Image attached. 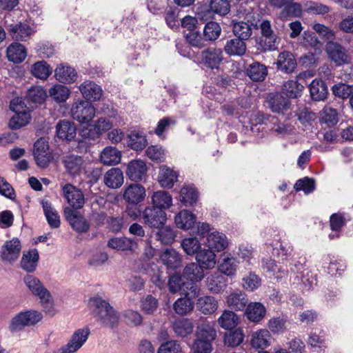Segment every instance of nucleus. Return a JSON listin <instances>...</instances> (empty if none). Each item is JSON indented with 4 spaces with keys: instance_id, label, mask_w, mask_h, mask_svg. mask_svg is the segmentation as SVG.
Here are the masks:
<instances>
[{
    "instance_id": "1",
    "label": "nucleus",
    "mask_w": 353,
    "mask_h": 353,
    "mask_svg": "<svg viewBox=\"0 0 353 353\" xmlns=\"http://www.w3.org/2000/svg\"><path fill=\"white\" fill-rule=\"evenodd\" d=\"M89 305L94 317L102 325L109 327L117 325L119 314L106 300L96 296L89 300Z\"/></svg>"
},
{
    "instance_id": "2",
    "label": "nucleus",
    "mask_w": 353,
    "mask_h": 353,
    "mask_svg": "<svg viewBox=\"0 0 353 353\" xmlns=\"http://www.w3.org/2000/svg\"><path fill=\"white\" fill-rule=\"evenodd\" d=\"M216 336V331L212 323L206 321L200 324L196 332V339L192 345L194 353H210L212 342Z\"/></svg>"
},
{
    "instance_id": "3",
    "label": "nucleus",
    "mask_w": 353,
    "mask_h": 353,
    "mask_svg": "<svg viewBox=\"0 0 353 353\" xmlns=\"http://www.w3.org/2000/svg\"><path fill=\"white\" fill-rule=\"evenodd\" d=\"M261 37L258 43L259 48L263 52L274 51L278 48L280 37L273 30L269 20H263L259 25Z\"/></svg>"
},
{
    "instance_id": "4",
    "label": "nucleus",
    "mask_w": 353,
    "mask_h": 353,
    "mask_svg": "<svg viewBox=\"0 0 353 353\" xmlns=\"http://www.w3.org/2000/svg\"><path fill=\"white\" fill-rule=\"evenodd\" d=\"M42 319V314L36 310H30L21 312L11 319L9 330L12 333L19 332L26 326H31L37 324Z\"/></svg>"
},
{
    "instance_id": "5",
    "label": "nucleus",
    "mask_w": 353,
    "mask_h": 353,
    "mask_svg": "<svg viewBox=\"0 0 353 353\" xmlns=\"http://www.w3.org/2000/svg\"><path fill=\"white\" fill-rule=\"evenodd\" d=\"M23 281L29 291L34 296L39 298L43 306H51L52 304V296L50 292L45 288L42 282L32 274L24 276Z\"/></svg>"
},
{
    "instance_id": "6",
    "label": "nucleus",
    "mask_w": 353,
    "mask_h": 353,
    "mask_svg": "<svg viewBox=\"0 0 353 353\" xmlns=\"http://www.w3.org/2000/svg\"><path fill=\"white\" fill-rule=\"evenodd\" d=\"M70 113L73 119L88 124L95 116V108L90 101L79 100L72 104Z\"/></svg>"
},
{
    "instance_id": "7",
    "label": "nucleus",
    "mask_w": 353,
    "mask_h": 353,
    "mask_svg": "<svg viewBox=\"0 0 353 353\" xmlns=\"http://www.w3.org/2000/svg\"><path fill=\"white\" fill-rule=\"evenodd\" d=\"M325 51L329 59L336 66H341L350 63V56L346 49L335 41H328L325 46Z\"/></svg>"
},
{
    "instance_id": "8",
    "label": "nucleus",
    "mask_w": 353,
    "mask_h": 353,
    "mask_svg": "<svg viewBox=\"0 0 353 353\" xmlns=\"http://www.w3.org/2000/svg\"><path fill=\"white\" fill-rule=\"evenodd\" d=\"M142 218L144 223L150 228H159L167 220V214L163 209L148 206L143 212Z\"/></svg>"
},
{
    "instance_id": "9",
    "label": "nucleus",
    "mask_w": 353,
    "mask_h": 353,
    "mask_svg": "<svg viewBox=\"0 0 353 353\" xmlns=\"http://www.w3.org/2000/svg\"><path fill=\"white\" fill-rule=\"evenodd\" d=\"M90 333L88 327L77 330L72 334L70 341L59 350V353H73L76 352L87 341Z\"/></svg>"
},
{
    "instance_id": "10",
    "label": "nucleus",
    "mask_w": 353,
    "mask_h": 353,
    "mask_svg": "<svg viewBox=\"0 0 353 353\" xmlns=\"http://www.w3.org/2000/svg\"><path fill=\"white\" fill-rule=\"evenodd\" d=\"M63 214L67 221L76 232L82 233L89 230V223L79 212L70 207H66L64 208Z\"/></svg>"
},
{
    "instance_id": "11",
    "label": "nucleus",
    "mask_w": 353,
    "mask_h": 353,
    "mask_svg": "<svg viewBox=\"0 0 353 353\" xmlns=\"http://www.w3.org/2000/svg\"><path fill=\"white\" fill-rule=\"evenodd\" d=\"M267 103L268 108L272 112L278 114H284V112L290 108V101L289 98L284 96L282 92H271L267 97Z\"/></svg>"
},
{
    "instance_id": "12",
    "label": "nucleus",
    "mask_w": 353,
    "mask_h": 353,
    "mask_svg": "<svg viewBox=\"0 0 353 353\" xmlns=\"http://www.w3.org/2000/svg\"><path fill=\"white\" fill-rule=\"evenodd\" d=\"M21 245L18 238L6 241L1 250V257L3 261L12 263L16 261L21 253Z\"/></svg>"
},
{
    "instance_id": "13",
    "label": "nucleus",
    "mask_w": 353,
    "mask_h": 353,
    "mask_svg": "<svg viewBox=\"0 0 353 353\" xmlns=\"http://www.w3.org/2000/svg\"><path fill=\"white\" fill-rule=\"evenodd\" d=\"M201 58L207 68L218 69L223 59V51L221 48L210 47L201 52Z\"/></svg>"
},
{
    "instance_id": "14",
    "label": "nucleus",
    "mask_w": 353,
    "mask_h": 353,
    "mask_svg": "<svg viewBox=\"0 0 353 353\" xmlns=\"http://www.w3.org/2000/svg\"><path fill=\"white\" fill-rule=\"evenodd\" d=\"M62 191L68 203L73 208L81 209L83 206L85 199L81 190L70 183H67L63 187Z\"/></svg>"
},
{
    "instance_id": "15",
    "label": "nucleus",
    "mask_w": 353,
    "mask_h": 353,
    "mask_svg": "<svg viewBox=\"0 0 353 353\" xmlns=\"http://www.w3.org/2000/svg\"><path fill=\"white\" fill-rule=\"evenodd\" d=\"M147 170L146 164L143 161L132 160L128 164L126 175L132 181H141L146 177Z\"/></svg>"
},
{
    "instance_id": "16",
    "label": "nucleus",
    "mask_w": 353,
    "mask_h": 353,
    "mask_svg": "<svg viewBox=\"0 0 353 353\" xmlns=\"http://www.w3.org/2000/svg\"><path fill=\"white\" fill-rule=\"evenodd\" d=\"M145 196V188L137 183L128 185L123 193V199L131 205H138L143 201Z\"/></svg>"
},
{
    "instance_id": "17",
    "label": "nucleus",
    "mask_w": 353,
    "mask_h": 353,
    "mask_svg": "<svg viewBox=\"0 0 353 353\" xmlns=\"http://www.w3.org/2000/svg\"><path fill=\"white\" fill-rule=\"evenodd\" d=\"M79 90L85 101H99L102 97L103 90L99 85L92 81H85L79 85Z\"/></svg>"
},
{
    "instance_id": "18",
    "label": "nucleus",
    "mask_w": 353,
    "mask_h": 353,
    "mask_svg": "<svg viewBox=\"0 0 353 353\" xmlns=\"http://www.w3.org/2000/svg\"><path fill=\"white\" fill-rule=\"evenodd\" d=\"M56 133L59 139L70 141L76 137L77 128L73 122L61 120L56 125Z\"/></svg>"
},
{
    "instance_id": "19",
    "label": "nucleus",
    "mask_w": 353,
    "mask_h": 353,
    "mask_svg": "<svg viewBox=\"0 0 353 353\" xmlns=\"http://www.w3.org/2000/svg\"><path fill=\"white\" fill-rule=\"evenodd\" d=\"M277 68L281 72L290 74L293 72L296 68V60L294 54L289 51L281 52L277 59Z\"/></svg>"
},
{
    "instance_id": "20",
    "label": "nucleus",
    "mask_w": 353,
    "mask_h": 353,
    "mask_svg": "<svg viewBox=\"0 0 353 353\" xmlns=\"http://www.w3.org/2000/svg\"><path fill=\"white\" fill-rule=\"evenodd\" d=\"M62 162L67 172L74 176L81 174L84 161L81 156L70 154L65 157Z\"/></svg>"
},
{
    "instance_id": "21",
    "label": "nucleus",
    "mask_w": 353,
    "mask_h": 353,
    "mask_svg": "<svg viewBox=\"0 0 353 353\" xmlns=\"http://www.w3.org/2000/svg\"><path fill=\"white\" fill-rule=\"evenodd\" d=\"M229 307L236 311H242L246 308L248 299L245 293L240 290L231 292L226 300Z\"/></svg>"
},
{
    "instance_id": "22",
    "label": "nucleus",
    "mask_w": 353,
    "mask_h": 353,
    "mask_svg": "<svg viewBox=\"0 0 353 353\" xmlns=\"http://www.w3.org/2000/svg\"><path fill=\"white\" fill-rule=\"evenodd\" d=\"M197 310L205 315L214 314L218 308V301L212 296L199 297L196 302Z\"/></svg>"
},
{
    "instance_id": "23",
    "label": "nucleus",
    "mask_w": 353,
    "mask_h": 353,
    "mask_svg": "<svg viewBox=\"0 0 353 353\" xmlns=\"http://www.w3.org/2000/svg\"><path fill=\"white\" fill-rule=\"evenodd\" d=\"M266 314L265 307L260 302H251L245 308V315L250 321L260 322Z\"/></svg>"
},
{
    "instance_id": "24",
    "label": "nucleus",
    "mask_w": 353,
    "mask_h": 353,
    "mask_svg": "<svg viewBox=\"0 0 353 353\" xmlns=\"http://www.w3.org/2000/svg\"><path fill=\"white\" fill-rule=\"evenodd\" d=\"M108 246L122 251H134L137 248V242L134 239L125 236L115 237L108 241Z\"/></svg>"
},
{
    "instance_id": "25",
    "label": "nucleus",
    "mask_w": 353,
    "mask_h": 353,
    "mask_svg": "<svg viewBox=\"0 0 353 353\" xmlns=\"http://www.w3.org/2000/svg\"><path fill=\"white\" fill-rule=\"evenodd\" d=\"M39 259L37 249L30 250L24 252L21 260V268L27 272L32 273L36 270Z\"/></svg>"
},
{
    "instance_id": "26",
    "label": "nucleus",
    "mask_w": 353,
    "mask_h": 353,
    "mask_svg": "<svg viewBox=\"0 0 353 353\" xmlns=\"http://www.w3.org/2000/svg\"><path fill=\"white\" fill-rule=\"evenodd\" d=\"M224 50L230 56L241 57L245 54L247 46L245 41L239 38H234L227 40Z\"/></svg>"
},
{
    "instance_id": "27",
    "label": "nucleus",
    "mask_w": 353,
    "mask_h": 353,
    "mask_svg": "<svg viewBox=\"0 0 353 353\" xmlns=\"http://www.w3.org/2000/svg\"><path fill=\"white\" fill-rule=\"evenodd\" d=\"M196 263L205 270L213 268L216 265V254L211 249L200 250L196 254Z\"/></svg>"
},
{
    "instance_id": "28",
    "label": "nucleus",
    "mask_w": 353,
    "mask_h": 353,
    "mask_svg": "<svg viewBox=\"0 0 353 353\" xmlns=\"http://www.w3.org/2000/svg\"><path fill=\"white\" fill-rule=\"evenodd\" d=\"M41 205L48 223L51 228H58L60 226V216L48 200H42Z\"/></svg>"
},
{
    "instance_id": "29",
    "label": "nucleus",
    "mask_w": 353,
    "mask_h": 353,
    "mask_svg": "<svg viewBox=\"0 0 353 353\" xmlns=\"http://www.w3.org/2000/svg\"><path fill=\"white\" fill-rule=\"evenodd\" d=\"M208 289L212 293L218 294L223 291L226 287L225 276L219 272H214L206 279Z\"/></svg>"
},
{
    "instance_id": "30",
    "label": "nucleus",
    "mask_w": 353,
    "mask_h": 353,
    "mask_svg": "<svg viewBox=\"0 0 353 353\" xmlns=\"http://www.w3.org/2000/svg\"><path fill=\"white\" fill-rule=\"evenodd\" d=\"M228 242L226 236L218 232H213L207 236L206 245L210 249L217 252L222 251L228 246Z\"/></svg>"
},
{
    "instance_id": "31",
    "label": "nucleus",
    "mask_w": 353,
    "mask_h": 353,
    "mask_svg": "<svg viewBox=\"0 0 353 353\" xmlns=\"http://www.w3.org/2000/svg\"><path fill=\"white\" fill-rule=\"evenodd\" d=\"M9 30L13 39L21 41H26L33 33L32 28L23 23L11 25Z\"/></svg>"
},
{
    "instance_id": "32",
    "label": "nucleus",
    "mask_w": 353,
    "mask_h": 353,
    "mask_svg": "<svg viewBox=\"0 0 353 353\" xmlns=\"http://www.w3.org/2000/svg\"><path fill=\"white\" fill-rule=\"evenodd\" d=\"M174 222L177 228L187 230L194 225L196 216L191 212L183 210L175 216Z\"/></svg>"
},
{
    "instance_id": "33",
    "label": "nucleus",
    "mask_w": 353,
    "mask_h": 353,
    "mask_svg": "<svg viewBox=\"0 0 353 353\" xmlns=\"http://www.w3.org/2000/svg\"><path fill=\"white\" fill-rule=\"evenodd\" d=\"M103 181L108 188H118L123 183V172L117 168H111L105 174Z\"/></svg>"
},
{
    "instance_id": "34",
    "label": "nucleus",
    "mask_w": 353,
    "mask_h": 353,
    "mask_svg": "<svg viewBox=\"0 0 353 353\" xmlns=\"http://www.w3.org/2000/svg\"><path fill=\"white\" fill-rule=\"evenodd\" d=\"M311 98L314 101H323L327 97V88L321 79H314L309 85Z\"/></svg>"
},
{
    "instance_id": "35",
    "label": "nucleus",
    "mask_w": 353,
    "mask_h": 353,
    "mask_svg": "<svg viewBox=\"0 0 353 353\" xmlns=\"http://www.w3.org/2000/svg\"><path fill=\"white\" fill-rule=\"evenodd\" d=\"M177 173L166 165H162L159 174V182L163 188H170L176 181Z\"/></svg>"
},
{
    "instance_id": "36",
    "label": "nucleus",
    "mask_w": 353,
    "mask_h": 353,
    "mask_svg": "<svg viewBox=\"0 0 353 353\" xmlns=\"http://www.w3.org/2000/svg\"><path fill=\"white\" fill-rule=\"evenodd\" d=\"M163 263L170 269H176L180 266L181 259L178 252L172 248L165 249L161 254Z\"/></svg>"
},
{
    "instance_id": "37",
    "label": "nucleus",
    "mask_w": 353,
    "mask_h": 353,
    "mask_svg": "<svg viewBox=\"0 0 353 353\" xmlns=\"http://www.w3.org/2000/svg\"><path fill=\"white\" fill-rule=\"evenodd\" d=\"M54 75L57 79L63 83H70L75 81L77 73L74 69L70 66L59 65L55 69Z\"/></svg>"
},
{
    "instance_id": "38",
    "label": "nucleus",
    "mask_w": 353,
    "mask_h": 353,
    "mask_svg": "<svg viewBox=\"0 0 353 353\" xmlns=\"http://www.w3.org/2000/svg\"><path fill=\"white\" fill-rule=\"evenodd\" d=\"M252 23L232 21V32L236 38L247 41L252 34Z\"/></svg>"
},
{
    "instance_id": "39",
    "label": "nucleus",
    "mask_w": 353,
    "mask_h": 353,
    "mask_svg": "<svg viewBox=\"0 0 353 353\" xmlns=\"http://www.w3.org/2000/svg\"><path fill=\"white\" fill-rule=\"evenodd\" d=\"M246 73L253 81H263L268 75V69L259 62H253L248 67Z\"/></svg>"
},
{
    "instance_id": "40",
    "label": "nucleus",
    "mask_w": 353,
    "mask_h": 353,
    "mask_svg": "<svg viewBox=\"0 0 353 353\" xmlns=\"http://www.w3.org/2000/svg\"><path fill=\"white\" fill-rule=\"evenodd\" d=\"M204 268L196 263L188 264L183 272V276L192 282H198L204 277Z\"/></svg>"
},
{
    "instance_id": "41",
    "label": "nucleus",
    "mask_w": 353,
    "mask_h": 353,
    "mask_svg": "<svg viewBox=\"0 0 353 353\" xmlns=\"http://www.w3.org/2000/svg\"><path fill=\"white\" fill-rule=\"evenodd\" d=\"M27 53L24 46L19 43L11 44L7 49V57L13 63H21L26 57Z\"/></svg>"
},
{
    "instance_id": "42",
    "label": "nucleus",
    "mask_w": 353,
    "mask_h": 353,
    "mask_svg": "<svg viewBox=\"0 0 353 353\" xmlns=\"http://www.w3.org/2000/svg\"><path fill=\"white\" fill-rule=\"evenodd\" d=\"M152 206L158 208L168 209L172 205V196L165 191H157L152 196Z\"/></svg>"
},
{
    "instance_id": "43",
    "label": "nucleus",
    "mask_w": 353,
    "mask_h": 353,
    "mask_svg": "<svg viewBox=\"0 0 353 353\" xmlns=\"http://www.w3.org/2000/svg\"><path fill=\"white\" fill-rule=\"evenodd\" d=\"M121 152L113 147H106L102 151L100 159L103 165H110L119 163L121 161Z\"/></svg>"
},
{
    "instance_id": "44",
    "label": "nucleus",
    "mask_w": 353,
    "mask_h": 353,
    "mask_svg": "<svg viewBox=\"0 0 353 353\" xmlns=\"http://www.w3.org/2000/svg\"><path fill=\"white\" fill-rule=\"evenodd\" d=\"M172 329L176 335L185 337L192 332L193 324L188 319H178L173 323Z\"/></svg>"
},
{
    "instance_id": "45",
    "label": "nucleus",
    "mask_w": 353,
    "mask_h": 353,
    "mask_svg": "<svg viewBox=\"0 0 353 353\" xmlns=\"http://www.w3.org/2000/svg\"><path fill=\"white\" fill-rule=\"evenodd\" d=\"M304 86L297 81H288L283 84L282 93L288 98L296 99L301 95Z\"/></svg>"
},
{
    "instance_id": "46",
    "label": "nucleus",
    "mask_w": 353,
    "mask_h": 353,
    "mask_svg": "<svg viewBox=\"0 0 353 353\" xmlns=\"http://www.w3.org/2000/svg\"><path fill=\"white\" fill-rule=\"evenodd\" d=\"M238 320V316L234 312L226 310L218 319V323L225 330H232L237 325Z\"/></svg>"
},
{
    "instance_id": "47",
    "label": "nucleus",
    "mask_w": 353,
    "mask_h": 353,
    "mask_svg": "<svg viewBox=\"0 0 353 353\" xmlns=\"http://www.w3.org/2000/svg\"><path fill=\"white\" fill-rule=\"evenodd\" d=\"M237 261L233 257L224 256L219 263V272L221 274L232 276L235 274L237 268Z\"/></svg>"
},
{
    "instance_id": "48",
    "label": "nucleus",
    "mask_w": 353,
    "mask_h": 353,
    "mask_svg": "<svg viewBox=\"0 0 353 353\" xmlns=\"http://www.w3.org/2000/svg\"><path fill=\"white\" fill-rule=\"evenodd\" d=\"M194 303L191 299L185 296L178 299L173 305L174 312L179 315H186L193 310Z\"/></svg>"
},
{
    "instance_id": "49",
    "label": "nucleus",
    "mask_w": 353,
    "mask_h": 353,
    "mask_svg": "<svg viewBox=\"0 0 353 353\" xmlns=\"http://www.w3.org/2000/svg\"><path fill=\"white\" fill-rule=\"evenodd\" d=\"M181 201L186 206L196 203L198 199V192L193 186H185L180 191Z\"/></svg>"
},
{
    "instance_id": "50",
    "label": "nucleus",
    "mask_w": 353,
    "mask_h": 353,
    "mask_svg": "<svg viewBox=\"0 0 353 353\" xmlns=\"http://www.w3.org/2000/svg\"><path fill=\"white\" fill-rule=\"evenodd\" d=\"M243 339L244 334L243 330L237 328L225 334L224 343L229 347H235L243 341Z\"/></svg>"
},
{
    "instance_id": "51",
    "label": "nucleus",
    "mask_w": 353,
    "mask_h": 353,
    "mask_svg": "<svg viewBox=\"0 0 353 353\" xmlns=\"http://www.w3.org/2000/svg\"><path fill=\"white\" fill-rule=\"evenodd\" d=\"M270 334L268 330H261L252 335L251 345L254 348L264 349L269 345Z\"/></svg>"
},
{
    "instance_id": "52",
    "label": "nucleus",
    "mask_w": 353,
    "mask_h": 353,
    "mask_svg": "<svg viewBox=\"0 0 353 353\" xmlns=\"http://www.w3.org/2000/svg\"><path fill=\"white\" fill-rule=\"evenodd\" d=\"M50 96L57 102L61 103L65 101L70 94V90L65 85L57 84L49 90Z\"/></svg>"
},
{
    "instance_id": "53",
    "label": "nucleus",
    "mask_w": 353,
    "mask_h": 353,
    "mask_svg": "<svg viewBox=\"0 0 353 353\" xmlns=\"http://www.w3.org/2000/svg\"><path fill=\"white\" fill-rule=\"evenodd\" d=\"M32 74L38 79H46L52 73V68L44 61H37L32 65Z\"/></svg>"
},
{
    "instance_id": "54",
    "label": "nucleus",
    "mask_w": 353,
    "mask_h": 353,
    "mask_svg": "<svg viewBox=\"0 0 353 353\" xmlns=\"http://www.w3.org/2000/svg\"><path fill=\"white\" fill-rule=\"evenodd\" d=\"M128 144L134 150H142L147 145V139L140 132H132L129 136Z\"/></svg>"
},
{
    "instance_id": "55",
    "label": "nucleus",
    "mask_w": 353,
    "mask_h": 353,
    "mask_svg": "<svg viewBox=\"0 0 353 353\" xmlns=\"http://www.w3.org/2000/svg\"><path fill=\"white\" fill-rule=\"evenodd\" d=\"M30 119V115L28 112H15L9 121V127L12 130H18L26 125Z\"/></svg>"
},
{
    "instance_id": "56",
    "label": "nucleus",
    "mask_w": 353,
    "mask_h": 353,
    "mask_svg": "<svg viewBox=\"0 0 353 353\" xmlns=\"http://www.w3.org/2000/svg\"><path fill=\"white\" fill-rule=\"evenodd\" d=\"M157 232V240L161 243L169 245L174 241L176 237L175 231L170 226L161 227Z\"/></svg>"
},
{
    "instance_id": "57",
    "label": "nucleus",
    "mask_w": 353,
    "mask_h": 353,
    "mask_svg": "<svg viewBox=\"0 0 353 353\" xmlns=\"http://www.w3.org/2000/svg\"><path fill=\"white\" fill-rule=\"evenodd\" d=\"M46 97V92L43 88L35 86L28 90L26 98L32 103L41 104L45 101Z\"/></svg>"
},
{
    "instance_id": "58",
    "label": "nucleus",
    "mask_w": 353,
    "mask_h": 353,
    "mask_svg": "<svg viewBox=\"0 0 353 353\" xmlns=\"http://www.w3.org/2000/svg\"><path fill=\"white\" fill-rule=\"evenodd\" d=\"M181 245L188 255H194L201 249V243L196 237H189L183 239Z\"/></svg>"
},
{
    "instance_id": "59",
    "label": "nucleus",
    "mask_w": 353,
    "mask_h": 353,
    "mask_svg": "<svg viewBox=\"0 0 353 353\" xmlns=\"http://www.w3.org/2000/svg\"><path fill=\"white\" fill-rule=\"evenodd\" d=\"M221 32L219 24L215 21L208 22L203 30V35L205 40L215 41L218 39Z\"/></svg>"
},
{
    "instance_id": "60",
    "label": "nucleus",
    "mask_w": 353,
    "mask_h": 353,
    "mask_svg": "<svg viewBox=\"0 0 353 353\" xmlns=\"http://www.w3.org/2000/svg\"><path fill=\"white\" fill-rule=\"evenodd\" d=\"M305 11L309 14H325L330 11L329 6L320 2L308 1L305 5Z\"/></svg>"
},
{
    "instance_id": "61",
    "label": "nucleus",
    "mask_w": 353,
    "mask_h": 353,
    "mask_svg": "<svg viewBox=\"0 0 353 353\" xmlns=\"http://www.w3.org/2000/svg\"><path fill=\"white\" fill-rule=\"evenodd\" d=\"M210 10L219 15H226L230 10V5L227 0H210Z\"/></svg>"
},
{
    "instance_id": "62",
    "label": "nucleus",
    "mask_w": 353,
    "mask_h": 353,
    "mask_svg": "<svg viewBox=\"0 0 353 353\" xmlns=\"http://www.w3.org/2000/svg\"><path fill=\"white\" fill-rule=\"evenodd\" d=\"M102 112L111 119L114 122L115 126H120L125 124L122 117L118 114L117 110L115 109L112 105L103 104L101 108Z\"/></svg>"
},
{
    "instance_id": "63",
    "label": "nucleus",
    "mask_w": 353,
    "mask_h": 353,
    "mask_svg": "<svg viewBox=\"0 0 353 353\" xmlns=\"http://www.w3.org/2000/svg\"><path fill=\"white\" fill-rule=\"evenodd\" d=\"M294 188L296 191L303 190L305 194H310L315 189V180L305 176L296 181Z\"/></svg>"
},
{
    "instance_id": "64",
    "label": "nucleus",
    "mask_w": 353,
    "mask_h": 353,
    "mask_svg": "<svg viewBox=\"0 0 353 353\" xmlns=\"http://www.w3.org/2000/svg\"><path fill=\"white\" fill-rule=\"evenodd\" d=\"M333 94L342 99L350 98L353 93V86L345 83H338L332 86Z\"/></svg>"
}]
</instances>
